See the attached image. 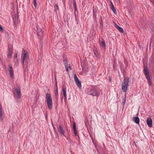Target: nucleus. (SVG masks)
Returning <instances> with one entry per match:
<instances>
[{"mask_svg":"<svg viewBox=\"0 0 154 154\" xmlns=\"http://www.w3.org/2000/svg\"><path fill=\"white\" fill-rule=\"evenodd\" d=\"M87 94L93 96L98 97L100 94V90L95 87L88 88L87 90Z\"/></svg>","mask_w":154,"mask_h":154,"instance_id":"nucleus-1","label":"nucleus"},{"mask_svg":"<svg viewBox=\"0 0 154 154\" xmlns=\"http://www.w3.org/2000/svg\"><path fill=\"white\" fill-rule=\"evenodd\" d=\"M129 78L128 77H124V80L122 83V89L123 92H126L127 90L128 85Z\"/></svg>","mask_w":154,"mask_h":154,"instance_id":"nucleus-2","label":"nucleus"},{"mask_svg":"<svg viewBox=\"0 0 154 154\" xmlns=\"http://www.w3.org/2000/svg\"><path fill=\"white\" fill-rule=\"evenodd\" d=\"M143 71L145 77L147 79L148 84L150 86H151L152 84L151 79L149 75V71L148 67L144 65L143 66Z\"/></svg>","mask_w":154,"mask_h":154,"instance_id":"nucleus-3","label":"nucleus"},{"mask_svg":"<svg viewBox=\"0 0 154 154\" xmlns=\"http://www.w3.org/2000/svg\"><path fill=\"white\" fill-rule=\"evenodd\" d=\"M46 98L48 106L50 109H51L53 108L52 101L50 94L47 93L46 94Z\"/></svg>","mask_w":154,"mask_h":154,"instance_id":"nucleus-4","label":"nucleus"},{"mask_svg":"<svg viewBox=\"0 0 154 154\" xmlns=\"http://www.w3.org/2000/svg\"><path fill=\"white\" fill-rule=\"evenodd\" d=\"M15 90L17 94L16 98L17 99L20 98L21 95L20 90V89L18 85H16L15 88Z\"/></svg>","mask_w":154,"mask_h":154,"instance_id":"nucleus-5","label":"nucleus"},{"mask_svg":"<svg viewBox=\"0 0 154 154\" xmlns=\"http://www.w3.org/2000/svg\"><path fill=\"white\" fill-rule=\"evenodd\" d=\"M74 79L76 85L79 88L81 89L82 87L81 82L79 80L75 74L74 75Z\"/></svg>","mask_w":154,"mask_h":154,"instance_id":"nucleus-6","label":"nucleus"},{"mask_svg":"<svg viewBox=\"0 0 154 154\" xmlns=\"http://www.w3.org/2000/svg\"><path fill=\"white\" fill-rule=\"evenodd\" d=\"M35 29L36 31L37 34L40 37H41L42 36L43 31L38 25L36 26Z\"/></svg>","mask_w":154,"mask_h":154,"instance_id":"nucleus-7","label":"nucleus"},{"mask_svg":"<svg viewBox=\"0 0 154 154\" xmlns=\"http://www.w3.org/2000/svg\"><path fill=\"white\" fill-rule=\"evenodd\" d=\"M28 54V52L24 50L23 54V58L22 59V63L24 65L25 62L26 61L28 58L27 55Z\"/></svg>","mask_w":154,"mask_h":154,"instance_id":"nucleus-8","label":"nucleus"},{"mask_svg":"<svg viewBox=\"0 0 154 154\" xmlns=\"http://www.w3.org/2000/svg\"><path fill=\"white\" fill-rule=\"evenodd\" d=\"M57 129L60 134L61 136H65L64 135V131L61 125H60L59 127L57 128Z\"/></svg>","mask_w":154,"mask_h":154,"instance_id":"nucleus-9","label":"nucleus"},{"mask_svg":"<svg viewBox=\"0 0 154 154\" xmlns=\"http://www.w3.org/2000/svg\"><path fill=\"white\" fill-rule=\"evenodd\" d=\"M8 66L9 67V71L10 76L11 78H13L14 76V73L12 65L11 64H9Z\"/></svg>","mask_w":154,"mask_h":154,"instance_id":"nucleus-10","label":"nucleus"},{"mask_svg":"<svg viewBox=\"0 0 154 154\" xmlns=\"http://www.w3.org/2000/svg\"><path fill=\"white\" fill-rule=\"evenodd\" d=\"M63 96L64 97V101L66 103V101L67 100V98H66V88L64 87H63Z\"/></svg>","mask_w":154,"mask_h":154,"instance_id":"nucleus-11","label":"nucleus"},{"mask_svg":"<svg viewBox=\"0 0 154 154\" xmlns=\"http://www.w3.org/2000/svg\"><path fill=\"white\" fill-rule=\"evenodd\" d=\"M146 123L149 127H152V121L151 118H148L146 120Z\"/></svg>","mask_w":154,"mask_h":154,"instance_id":"nucleus-12","label":"nucleus"},{"mask_svg":"<svg viewBox=\"0 0 154 154\" xmlns=\"http://www.w3.org/2000/svg\"><path fill=\"white\" fill-rule=\"evenodd\" d=\"M73 131L74 132V134L76 136H78V134L77 133V131L76 129V124L75 122H74L73 123Z\"/></svg>","mask_w":154,"mask_h":154,"instance_id":"nucleus-13","label":"nucleus"},{"mask_svg":"<svg viewBox=\"0 0 154 154\" xmlns=\"http://www.w3.org/2000/svg\"><path fill=\"white\" fill-rule=\"evenodd\" d=\"M12 53H13V51H12V48H10L9 47V50H8V58L10 57L11 56L12 54Z\"/></svg>","mask_w":154,"mask_h":154,"instance_id":"nucleus-14","label":"nucleus"},{"mask_svg":"<svg viewBox=\"0 0 154 154\" xmlns=\"http://www.w3.org/2000/svg\"><path fill=\"white\" fill-rule=\"evenodd\" d=\"M132 120L137 124H139L140 119L138 117H134L133 118Z\"/></svg>","mask_w":154,"mask_h":154,"instance_id":"nucleus-15","label":"nucleus"},{"mask_svg":"<svg viewBox=\"0 0 154 154\" xmlns=\"http://www.w3.org/2000/svg\"><path fill=\"white\" fill-rule=\"evenodd\" d=\"M110 3H111L110 8H111V10L113 11V12H114V13L115 14H116V11L115 10L114 7L111 1Z\"/></svg>","mask_w":154,"mask_h":154,"instance_id":"nucleus-16","label":"nucleus"},{"mask_svg":"<svg viewBox=\"0 0 154 154\" xmlns=\"http://www.w3.org/2000/svg\"><path fill=\"white\" fill-rule=\"evenodd\" d=\"M116 28L120 32H123V29L121 27L119 26L118 25H117L116 24Z\"/></svg>","mask_w":154,"mask_h":154,"instance_id":"nucleus-17","label":"nucleus"},{"mask_svg":"<svg viewBox=\"0 0 154 154\" xmlns=\"http://www.w3.org/2000/svg\"><path fill=\"white\" fill-rule=\"evenodd\" d=\"M2 116V108L1 105L0 104V120L2 121L3 119Z\"/></svg>","mask_w":154,"mask_h":154,"instance_id":"nucleus-18","label":"nucleus"},{"mask_svg":"<svg viewBox=\"0 0 154 154\" xmlns=\"http://www.w3.org/2000/svg\"><path fill=\"white\" fill-rule=\"evenodd\" d=\"M73 5L74 7L75 11H76L77 10V8L76 7V2L75 0H73Z\"/></svg>","mask_w":154,"mask_h":154,"instance_id":"nucleus-19","label":"nucleus"},{"mask_svg":"<svg viewBox=\"0 0 154 154\" xmlns=\"http://www.w3.org/2000/svg\"><path fill=\"white\" fill-rule=\"evenodd\" d=\"M65 66L66 68V70L67 72H68L69 71L68 67V63L66 62L65 63Z\"/></svg>","mask_w":154,"mask_h":154,"instance_id":"nucleus-20","label":"nucleus"},{"mask_svg":"<svg viewBox=\"0 0 154 154\" xmlns=\"http://www.w3.org/2000/svg\"><path fill=\"white\" fill-rule=\"evenodd\" d=\"M101 46L103 47H105L106 46V44L104 41H102L101 42L100 44Z\"/></svg>","mask_w":154,"mask_h":154,"instance_id":"nucleus-21","label":"nucleus"},{"mask_svg":"<svg viewBox=\"0 0 154 154\" xmlns=\"http://www.w3.org/2000/svg\"><path fill=\"white\" fill-rule=\"evenodd\" d=\"M85 124L86 126L88 127V126L89 125L88 120V119H85Z\"/></svg>","mask_w":154,"mask_h":154,"instance_id":"nucleus-22","label":"nucleus"},{"mask_svg":"<svg viewBox=\"0 0 154 154\" xmlns=\"http://www.w3.org/2000/svg\"><path fill=\"white\" fill-rule=\"evenodd\" d=\"M33 3L35 7L36 8L37 7L36 0H33Z\"/></svg>","mask_w":154,"mask_h":154,"instance_id":"nucleus-23","label":"nucleus"},{"mask_svg":"<svg viewBox=\"0 0 154 154\" xmlns=\"http://www.w3.org/2000/svg\"><path fill=\"white\" fill-rule=\"evenodd\" d=\"M122 100H123V101L122 102V104L123 105H124L125 103V101H126L125 97V98H123Z\"/></svg>","mask_w":154,"mask_h":154,"instance_id":"nucleus-24","label":"nucleus"},{"mask_svg":"<svg viewBox=\"0 0 154 154\" xmlns=\"http://www.w3.org/2000/svg\"><path fill=\"white\" fill-rule=\"evenodd\" d=\"M54 8H55V10H58L59 9L58 6L56 4L54 5Z\"/></svg>","mask_w":154,"mask_h":154,"instance_id":"nucleus-25","label":"nucleus"},{"mask_svg":"<svg viewBox=\"0 0 154 154\" xmlns=\"http://www.w3.org/2000/svg\"><path fill=\"white\" fill-rule=\"evenodd\" d=\"M55 96H58L57 88L55 94Z\"/></svg>","mask_w":154,"mask_h":154,"instance_id":"nucleus-26","label":"nucleus"},{"mask_svg":"<svg viewBox=\"0 0 154 154\" xmlns=\"http://www.w3.org/2000/svg\"><path fill=\"white\" fill-rule=\"evenodd\" d=\"M3 30L2 26L0 25V32L3 31Z\"/></svg>","mask_w":154,"mask_h":154,"instance_id":"nucleus-27","label":"nucleus"},{"mask_svg":"<svg viewBox=\"0 0 154 154\" xmlns=\"http://www.w3.org/2000/svg\"><path fill=\"white\" fill-rule=\"evenodd\" d=\"M94 54L96 56H97V51L95 50V51H94Z\"/></svg>","mask_w":154,"mask_h":154,"instance_id":"nucleus-28","label":"nucleus"},{"mask_svg":"<svg viewBox=\"0 0 154 154\" xmlns=\"http://www.w3.org/2000/svg\"><path fill=\"white\" fill-rule=\"evenodd\" d=\"M63 61L64 62V63L66 62H67L66 60V59H63Z\"/></svg>","mask_w":154,"mask_h":154,"instance_id":"nucleus-29","label":"nucleus"},{"mask_svg":"<svg viewBox=\"0 0 154 154\" xmlns=\"http://www.w3.org/2000/svg\"><path fill=\"white\" fill-rule=\"evenodd\" d=\"M55 81H56V87H57V79H56V78H55Z\"/></svg>","mask_w":154,"mask_h":154,"instance_id":"nucleus-30","label":"nucleus"},{"mask_svg":"<svg viewBox=\"0 0 154 154\" xmlns=\"http://www.w3.org/2000/svg\"><path fill=\"white\" fill-rule=\"evenodd\" d=\"M56 101H57L58 100V96H55Z\"/></svg>","mask_w":154,"mask_h":154,"instance_id":"nucleus-31","label":"nucleus"},{"mask_svg":"<svg viewBox=\"0 0 154 154\" xmlns=\"http://www.w3.org/2000/svg\"><path fill=\"white\" fill-rule=\"evenodd\" d=\"M68 68L70 70H71L72 69V68L70 66H69Z\"/></svg>","mask_w":154,"mask_h":154,"instance_id":"nucleus-32","label":"nucleus"},{"mask_svg":"<svg viewBox=\"0 0 154 154\" xmlns=\"http://www.w3.org/2000/svg\"><path fill=\"white\" fill-rule=\"evenodd\" d=\"M15 57H17V53H16L15 55Z\"/></svg>","mask_w":154,"mask_h":154,"instance_id":"nucleus-33","label":"nucleus"},{"mask_svg":"<svg viewBox=\"0 0 154 154\" xmlns=\"http://www.w3.org/2000/svg\"><path fill=\"white\" fill-rule=\"evenodd\" d=\"M63 99L62 98H61V102H62V101H63Z\"/></svg>","mask_w":154,"mask_h":154,"instance_id":"nucleus-34","label":"nucleus"}]
</instances>
